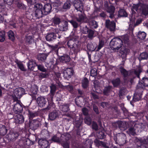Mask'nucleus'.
I'll list each match as a JSON object with an SVG mask.
<instances>
[{"label":"nucleus","instance_id":"nucleus-17","mask_svg":"<svg viewBox=\"0 0 148 148\" xmlns=\"http://www.w3.org/2000/svg\"><path fill=\"white\" fill-rule=\"evenodd\" d=\"M13 110L16 114H17L21 112L23 110V108L19 103L17 102L14 104Z\"/></svg>","mask_w":148,"mask_h":148},{"label":"nucleus","instance_id":"nucleus-27","mask_svg":"<svg viewBox=\"0 0 148 148\" xmlns=\"http://www.w3.org/2000/svg\"><path fill=\"white\" fill-rule=\"evenodd\" d=\"M136 125H134V127H130L127 131V133L130 135L134 136L136 134Z\"/></svg>","mask_w":148,"mask_h":148},{"label":"nucleus","instance_id":"nucleus-48","mask_svg":"<svg viewBox=\"0 0 148 148\" xmlns=\"http://www.w3.org/2000/svg\"><path fill=\"white\" fill-rule=\"evenodd\" d=\"M37 70L44 72H45L47 71L46 69L44 67L43 65L41 64H37Z\"/></svg>","mask_w":148,"mask_h":148},{"label":"nucleus","instance_id":"nucleus-47","mask_svg":"<svg viewBox=\"0 0 148 148\" xmlns=\"http://www.w3.org/2000/svg\"><path fill=\"white\" fill-rule=\"evenodd\" d=\"M5 32L4 31H0V42H3L5 39Z\"/></svg>","mask_w":148,"mask_h":148},{"label":"nucleus","instance_id":"nucleus-13","mask_svg":"<svg viewBox=\"0 0 148 148\" xmlns=\"http://www.w3.org/2000/svg\"><path fill=\"white\" fill-rule=\"evenodd\" d=\"M37 101L38 106L41 107H43L45 106L47 102L45 98L42 97H38Z\"/></svg>","mask_w":148,"mask_h":148},{"label":"nucleus","instance_id":"nucleus-8","mask_svg":"<svg viewBox=\"0 0 148 148\" xmlns=\"http://www.w3.org/2000/svg\"><path fill=\"white\" fill-rule=\"evenodd\" d=\"M37 64L35 60L32 59L29 60L27 64L28 69L35 72L37 71V70L35 68L37 66Z\"/></svg>","mask_w":148,"mask_h":148},{"label":"nucleus","instance_id":"nucleus-43","mask_svg":"<svg viewBox=\"0 0 148 148\" xmlns=\"http://www.w3.org/2000/svg\"><path fill=\"white\" fill-rule=\"evenodd\" d=\"M89 81L88 79L85 77L84 79L82 80V86L84 88H87L88 86Z\"/></svg>","mask_w":148,"mask_h":148},{"label":"nucleus","instance_id":"nucleus-11","mask_svg":"<svg viewBox=\"0 0 148 148\" xmlns=\"http://www.w3.org/2000/svg\"><path fill=\"white\" fill-rule=\"evenodd\" d=\"M140 11L143 15L146 16L148 15V5L143 4L140 6Z\"/></svg>","mask_w":148,"mask_h":148},{"label":"nucleus","instance_id":"nucleus-37","mask_svg":"<svg viewBox=\"0 0 148 148\" xmlns=\"http://www.w3.org/2000/svg\"><path fill=\"white\" fill-rule=\"evenodd\" d=\"M142 93H134L133 99L135 101L140 100L142 97Z\"/></svg>","mask_w":148,"mask_h":148},{"label":"nucleus","instance_id":"nucleus-4","mask_svg":"<svg viewBox=\"0 0 148 148\" xmlns=\"http://www.w3.org/2000/svg\"><path fill=\"white\" fill-rule=\"evenodd\" d=\"M145 87H148V77H144L139 82L137 86V88L144 90Z\"/></svg>","mask_w":148,"mask_h":148},{"label":"nucleus","instance_id":"nucleus-55","mask_svg":"<svg viewBox=\"0 0 148 148\" xmlns=\"http://www.w3.org/2000/svg\"><path fill=\"white\" fill-rule=\"evenodd\" d=\"M60 144L64 148H69L70 143L68 142V141L61 143Z\"/></svg>","mask_w":148,"mask_h":148},{"label":"nucleus","instance_id":"nucleus-51","mask_svg":"<svg viewBox=\"0 0 148 148\" xmlns=\"http://www.w3.org/2000/svg\"><path fill=\"white\" fill-rule=\"evenodd\" d=\"M17 6L20 9L23 10L26 9V6L22 3L18 2L17 4Z\"/></svg>","mask_w":148,"mask_h":148},{"label":"nucleus","instance_id":"nucleus-29","mask_svg":"<svg viewBox=\"0 0 148 148\" xmlns=\"http://www.w3.org/2000/svg\"><path fill=\"white\" fill-rule=\"evenodd\" d=\"M128 14L124 9H121L118 12V16L119 17H127Z\"/></svg>","mask_w":148,"mask_h":148},{"label":"nucleus","instance_id":"nucleus-21","mask_svg":"<svg viewBox=\"0 0 148 148\" xmlns=\"http://www.w3.org/2000/svg\"><path fill=\"white\" fill-rule=\"evenodd\" d=\"M18 135L17 132H11L8 135V139L10 141H14L17 138Z\"/></svg>","mask_w":148,"mask_h":148},{"label":"nucleus","instance_id":"nucleus-39","mask_svg":"<svg viewBox=\"0 0 148 148\" xmlns=\"http://www.w3.org/2000/svg\"><path fill=\"white\" fill-rule=\"evenodd\" d=\"M61 22V20L59 17H54L52 18V23L54 25H59Z\"/></svg>","mask_w":148,"mask_h":148},{"label":"nucleus","instance_id":"nucleus-7","mask_svg":"<svg viewBox=\"0 0 148 148\" xmlns=\"http://www.w3.org/2000/svg\"><path fill=\"white\" fill-rule=\"evenodd\" d=\"M74 6L75 9L78 11L82 12L83 11L84 6L82 1L81 0H75Z\"/></svg>","mask_w":148,"mask_h":148},{"label":"nucleus","instance_id":"nucleus-49","mask_svg":"<svg viewBox=\"0 0 148 148\" xmlns=\"http://www.w3.org/2000/svg\"><path fill=\"white\" fill-rule=\"evenodd\" d=\"M7 130L5 126L3 125L0 129V133L2 135H4L7 133Z\"/></svg>","mask_w":148,"mask_h":148},{"label":"nucleus","instance_id":"nucleus-56","mask_svg":"<svg viewBox=\"0 0 148 148\" xmlns=\"http://www.w3.org/2000/svg\"><path fill=\"white\" fill-rule=\"evenodd\" d=\"M25 89L21 87H19L15 90V92H25Z\"/></svg>","mask_w":148,"mask_h":148},{"label":"nucleus","instance_id":"nucleus-12","mask_svg":"<svg viewBox=\"0 0 148 148\" xmlns=\"http://www.w3.org/2000/svg\"><path fill=\"white\" fill-rule=\"evenodd\" d=\"M39 145L42 148H47L49 145V142L46 139H40L38 141Z\"/></svg>","mask_w":148,"mask_h":148},{"label":"nucleus","instance_id":"nucleus-28","mask_svg":"<svg viewBox=\"0 0 148 148\" xmlns=\"http://www.w3.org/2000/svg\"><path fill=\"white\" fill-rule=\"evenodd\" d=\"M111 83L114 87H117L121 84V81L119 77H117L114 79L112 80Z\"/></svg>","mask_w":148,"mask_h":148},{"label":"nucleus","instance_id":"nucleus-2","mask_svg":"<svg viewBox=\"0 0 148 148\" xmlns=\"http://www.w3.org/2000/svg\"><path fill=\"white\" fill-rule=\"evenodd\" d=\"M36 10L33 14V16L34 19L39 18L42 17L44 15L43 11L42 10L43 5L41 3H37L34 5Z\"/></svg>","mask_w":148,"mask_h":148},{"label":"nucleus","instance_id":"nucleus-18","mask_svg":"<svg viewBox=\"0 0 148 148\" xmlns=\"http://www.w3.org/2000/svg\"><path fill=\"white\" fill-rule=\"evenodd\" d=\"M59 112L57 111H54L49 113V119L51 120H54L56 118L58 117L59 114Z\"/></svg>","mask_w":148,"mask_h":148},{"label":"nucleus","instance_id":"nucleus-34","mask_svg":"<svg viewBox=\"0 0 148 148\" xmlns=\"http://www.w3.org/2000/svg\"><path fill=\"white\" fill-rule=\"evenodd\" d=\"M119 71L124 78L127 77L128 75V72L123 67L121 66L119 67Z\"/></svg>","mask_w":148,"mask_h":148},{"label":"nucleus","instance_id":"nucleus-36","mask_svg":"<svg viewBox=\"0 0 148 148\" xmlns=\"http://www.w3.org/2000/svg\"><path fill=\"white\" fill-rule=\"evenodd\" d=\"M83 12H84L79 13L76 17L77 21L78 22H81L83 21L84 20V16L82 14Z\"/></svg>","mask_w":148,"mask_h":148},{"label":"nucleus","instance_id":"nucleus-59","mask_svg":"<svg viewBox=\"0 0 148 148\" xmlns=\"http://www.w3.org/2000/svg\"><path fill=\"white\" fill-rule=\"evenodd\" d=\"M84 122L87 125H90L91 123V120L89 117L87 116L85 118Z\"/></svg>","mask_w":148,"mask_h":148},{"label":"nucleus","instance_id":"nucleus-26","mask_svg":"<svg viewBox=\"0 0 148 148\" xmlns=\"http://www.w3.org/2000/svg\"><path fill=\"white\" fill-rule=\"evenodd\" d=\"M88 23L90 28L92 29H96L98 26V23L93 19L90 20Z\"/></svg>","mask_w":148,"mask_h":148},{"label":"nucleus","instance_id":"nucleus-22","mask_svg":"<svg viewBox=\"0 0 148 148\" xmlns=\"http://www.w3.org/2000/svg\"><path fill=\"white\" fill-rule=\"evenodd\" d=\"M115 10L114 7L112 5L109 6V7L106 10L107 12L110 14L109 17L110 18H112L114 17Z\"/></svg>","mask_w":148,"mask_h":148},{"label":"nucleus","instance_id":"nucleus-16","mask_svg":"<svg viewBox=\"0 0 148 148\" xmlns=\"http://www.w3.org/2000/svg\"><path fill=\"white\" fill-rule=\"evenodd\" d=\"M47 46L51 50V51H54L56 55L58 56V50L59 48V46L57 45H50L48 43H46Z\"/></svg>","mask_w":148,"mask_h":148},{"label":"nucleus","instance_id":"nucleus-6","mask_svg":"<svg viewBox=\"0 0 148 148\" xmlns=\"http://www.w3.org/2000/svg\"><path fill=\"white\" fill-rule=\"evenodd\" d=\"M73 73L72 68H67L63 71V76L64 78L68 80L73 75Z\"/></svg>","mask_w":148,"mask_h":148},{"label":"nucleus","instance_id":"nucleus-62","mask_svg":"<svg viewBox=\"0 0 148 148\" xmlns=\"http://www.w3.org/2000/svg\"><path fill=\"white\" fill-rule=\"evenodd\" d=\"M94 87L95 89H96L97 88L99 87V82L98 80H95L94 82Z\"/></svg>","mask_w":148,"mask_h":148},{"label":"nucleus","instance_id":"nucleus-10","mask_svg":"<svg viewBox=\"0 0 148 148\" xmlns=\"http://www.w3.org/2000/svg\"><path fill=\"white\" fill-rule=\"evenodd\" d=\"M52 6L50 3H47L43 5L42 10L43 11L44 15H47L51 11Z\"/></svg>","mask_w":148,"mask_h":148},{"label":"nucleus","instance_id":"nucleus-61","mask_svg":"<svg viewBox=\"0 0 148 148\" xmlns=\"http://www.w3.org/2000/svg\"><path fill=\"white\" fill-rule=\"evenodd\" d=\"M4 3L8 5H11L13 3V0H3Z\"/></svg>","mask_w":148,"mask_h":148},{"label":"nucleus","instance_id":"nucleus-14","mask_svg":"<svg viewBox=\"0 0 148 148\" xmlns=\"http://www.w3.org/2000/svg\"><path fill=\"white\" fill-rule=\"evenodd\" d=\"M58 58L60 62L63 63H65L69 62L70 60V58L69 56L66 54H64L61 56H59L58 55Z\"/></svg>","mask_w":148,"mask_h":148},{"label":"nucleus","instance_id":"nucleus-23","mask_svg":"<svg viewBox=\"0 0 148 148\" xmlns=\"http://www.w3.org/2000/svg\"><path fill=\"white\" fill-rule=\"evenodd\" d=\"M117 42V37L114 38L110 41V47L114 50H117L116 48V42Z\"/></svg>","mask_w":148,"mask_h":148},{"label":"nucleus","instance_id":"nucleus-20","mask_svg":"<svg viewBox=\"0 0 148 148\" xmlns=\"http://www.w3.org/2000/svg\"><path fill=\"white\" fill-rule=\"evenodd\" d=\"M70 135L68 133H64L61 135L60 137L61 143L68 141L71 138Z\"/></svg>","mask_w":148,"mask_h":148},{"label":"nucleus","instance_id":"nucleus-50","mask_svg":"<svg viewBox=\"0 0 148 148\" xmlns=\"http://www.w3.org/2000/svg\"><path fill=\"white\" fill-rule=\"evenodd\" d=\"M90 75L95 77L97 75V70L95 68L92 69L90 71Z\"/></svg>","mask_w":148,"mask_h":148},{"label":"nucleus","instance_id":"nucleus-35","mask_svg":"<svg viewBox=\"0 0 148 148\" xmlns=\"http://www.w3.org/2000/svg\"><path fill=\"white\" fill-rule=\"evenodd\" d=\"M60 82L59 81L57 82H56V86L54 84H52L50 86V92H55L57 90L58 87L60 88L58 84V83Z\"/></svg>","mask_w":148,"mask_h":148},{"label":"nucleus","instance_id":"nucleus-58","mask_svg":"<svg viewBox=\"0 0 148 148\" xmlns=\"http://www.w3.org/2000/svg\"><path fill=\"white\" fill-rule=\"evenodd\" d=\"M142 69L141 68H139L137 70L134 71V74L136 75L137 77L140 78V74L142 72Z\"/></svg>","mask_w":148,"mask_h":148},{"label":"nucleus","instance_id":"nucleus-46","mask_svg":"<svg viewBox=\"0 0 148 148\" xmlns=\"http://www.w3.org/2000/svg\"><path fill=\"white\" fill-rule=\"evenodd\" d=\"M60 109L61 111L64 112H67L69 109V105L68 104L61 106Z\"/></svg>","mask_w":148,"mask_h":148},{"label":"nucleus","instance_id":"nucleus-42","mask_svg":"<svg viewBox=\"0 0 148 148\" xmlns=\"http://www.w3.org/2000/svg\"><path fill=\"white\" fill-rule=\"evenodd\" d=\"M96 31L93 30L91 29H90L88 32V37L90 39H92L95 36L94 35L95 32Z\"/></svg>","mask_w":148,"mask_h":148},{"label":"nucleus","instance_id":"nucleus-19","mask_svg":"<svg viewBox=\"0 0 148 148\" xmlns=\"http://www.w3.org/2000/svg\"><path fill=\"white\" fill-rule=\"evenodd\" d=\"M61 25H59V29L61 31H66L68 29V22L64 21L61 22Z\"/></svg>","mask_w":148,"mask_h":148},{"label":"nucleus","instance_id":"nucleus-40","mask_svg":"<svg viewBox=\"0 0 148 148\" xmlns=\"http://www.w3.org/2000/svg\"><path fill=\"white\" fill-rule=\"evenodd\" d=\"M68 22H70L73 27V30H75L76 29L79 27V24L77 22L75 21L71 20H68Z\"/></svg>","mask_w":148,"mask_h":148},{"label":"nucleus","instance_id":"nucleus-54","mask_svg":"<svg viewBox=\"0 0 148 148\" xmlns=\"http://www.w3.org/2000/svg\"><path fill=\"white\" fill-rule=\"evenodd\" d=\"M104 42L102 40H99L98 46L96 51H98L100 50L104 45Z\"/></svg>","mask_w":148,"mask_h":148},{"label":"nucleus","instance_id":"nucleus-30","mask_svg":"<svg viewBox=\"0 0 148 148\" xmlns=\"http://www.w3.org/2000/svg\"><path fill=\"white\" fill-rule=\"evenodd\" d=\"M97 47V45L95 43H92L91 42L88 44L87 48L89 50L92 51L95 50Z\"/></svg>","mask_w":148,"mask_h":148},{"label":"nucleus","instance_id":"nucleus-63","mask_svg":"<svg viewBox=\"0 0 148 148\" xmlns=\"http://www.w3.org/2000/svg\"><path fill=\"white\" fill-rule=\"evenodd\" d=\"M123 41H124V42L125 44L127 43L129 41V38L128 37L124 36L123 38H122Z\"/></svg>","mask_w":148,"mask_h":148},{"label":"nucleus","instance_id":"nucleus-64","mask_svg":"<svg viewBox=\"0 0 148 148\" xmlns=\"http://www.w3.org/2000/svg\"><path fill=\"white\" fill-rule=\"evenodd\" d=\"M48 75V74L46 73H40L39 75V77L44 78L47 77Z\"/></svg>","mask_w":148,"mask_h":148},{"label":"nucleus","instance_id":"nucleus-60","mask_svg":"<svg viewBox=\"0 0 148 148\" xmlns=\"http://www.w3.org/2000/svg\"><path fill=\"white\" fill-rule=\"evenodd\" d=\"M135 77L133 76H129L128 77V82H130L131 84H132L134 83V79Z\"/></svg>","mask_w":148,"mask_h":148},{"label":"nucleus","instance_id":"nucleus-38","mask_svg":"<svg viewBox=\"0 0 148 148\" xmlns=\"http://www.w3.org/2000/svg\"><path fill=\"white\" fill-rule=\"evenodd\" d=\"M117 50L119 49L123 45V40L120 38L117 37Z\"/></svg>","mask_w":148,"mask_h":148},{"label":"nucleus","instance_id":"nucleus-15","mask_svg":"<svg viewBox=\"0 0 148 148\" xmlns=\"http://www.w3.org/2000/svg\"><path fill=\"white\" fill-rule=\"evenodd\" d=\"M40 123L37 120H33L30 123L29 127L33 130L36 129L39 127Z\"/></svg>","mask_w":148,"mask_h":148},{"label":"nucleus","instance_id":"nucleus-31","mask_svg":"<svg viewBox=\"0 0 148 148\" xmlns=\"http://www.w3.org/2000/svg\"><path fill=\"white\" fill-rule=\"evenodd\" d=\"M71 6V3L70 1H67L62 6V9L63 11H66L69 9Z\"/></svg>","mask_w":148,"mask_h":148},{"label":"nucleus","instance_id":"nucleus-57","mask_svg":"<svg viewBox=\"0 0 148 148\" xmlns=\"http://www.w3.org/2000/svg\"><path fill=\"white\" fill-rule=\"evenodd\" d=\"M112 86L109 85L105 87L104 89L103 92H108L110 91L112 89Z\"/></svg>","mask_w":148,"mask_h":148},{"label":"nucleus","instance_id":"nucleus-3","mask_svg":"<svg viewBox=\"0 0 148 148\" xmlns=\"http://www.w3.org/2000/svg\"><path fill=\"white\" fill-rule=\"evenodd\" d=\"M58 84L61 89L62 90L66 89L70 92L74 91L75 92H77V91L79 93L82 92L79 88V85H75L73 88V86L69 85L64 86L60 82L58 83Z\"/></svg>","mask_w":148,"mask_h":148},{"label":"nucleus","instance_id":"nucleus-9","mask_svg":"<svg viewBox=\"0 0 148 148\" xmlns=\"http://www.w3.org/2000/svg\"><path fill=\"white\" fill-rule=\"evenodd\" d=\"M105 25L106 27L111 31H113L115 28L116 24L114 21H110L109 20H107Z\"/></svg>","mask_w":148,"mask_h":148},{"label":"nucleus","instance_id":"nucleus-41","mask_svg":"<svg viewBox=\"0 0 148 148\" xmlns=\"http://www.w3.org/2000/svg\"><path fill=\"white\" fill-rule=\"evenodd\" d=\"M7 34L9 39L12 41H14L15 37L14 32L10 30L8 32Z\"/></svg>","mask_w":148,"mask_h":148},{"label":"nucleus","instance_id":"nucleus-5","mask_svg":"<svg viewBox=\"0 0 148 148\" xmlns=\"http://www.w3.org/2000/svg\"><path fill=\"white\" fill-rule=\"evenodd\" d=\"M61 36L59 35L58 33H55L54 32L48 33L46 36V40L48 41H52L56 39L57 37L60 38Z\"/></svg>","mask_w":148,"mask_h":148},{"label":"nucleus","instance_id":"nucleus-45","mask_svg":"<svg viewBox=\"0 0 148 148\" xmlns=\"http://www.w3.org/2000/svg\"><path fill=\"white\" fill-rule=\"evenodd\" d=\"M148 57V54L146 52L141 53L139 59L140 61L142 60L147 59Z\"/></svg>","mask_w":148,"mask_h":148},{"label":"nucleus","instance_id":"nucleus-1","mask_svg":"<svg viewBox=\"0 0 148 148\" xmlns=\"http://www.w3.org/2000/svg\"><path fill=\"white\" fill-rule=\"evenodd\" d=\"M75 42L74 38H69L67 39L66 45L69 48L73 51L74 54L76 55L80 51V46Z\"/></svg>","mask_w":148,"mask_h":148},{"label":"nucleus","instance_id":"nucleus-24","mask_svg":"<svg viewBox=\"0 0 148 148\" xmlns=\"http://www.w3.org/2000/svg\"><path fill=\"white\" fill-rule=\"evenodd\" d=\"M15 122L16 123H22L24 121L23 116L21 114H18L15 117Z\"/></svg>","mask_w":148,"mask_h":148},{"label":"nucleus","instance_id":"nucleus-52","mask_svg":"<svg viewBox=\"0 0 148 148\" xmlns=\"http://www.w3.org/2000/svg\"><path fill=\"white\" fill-rule=\"evenodd\" d=\"M90 29L87 26H85L83 27L81 30V31L83 34H86L88 33Z\"/></svg>","mask_w":148,"mask_h":148},{"label":"nucleus","instance_id":"nucleus-44","mask_svg":"<svg viewBox=\"0 0 148 148\" xmlns=\"http://www.w3.org/2000/svg\"><path fill=\"white\" fill-rule=\"evenodd\" d=\"M146 36V34L144 32H138L137 37L140 39L143 40L145 38Z\"/></svg>","mask_w":148,"mask_h":148},{"label":"nucleus","instance_id":"nucleus-33","mask_svg":"<svg viewBox=\"0 0 148 148\" xmlns=\"http://www.w3.org/2000/svg\"><path fill=\"white\" fill-rule=\"evenodd\" d=\"M15 62L18 67L21 71H26L27 70L25 68L24 65L21 62L19 61L18 60H16Z\"/></svg>","mask_w":148,"mask_h":148},{"label":"nucleus","instance_id":"nucleus-53","mask_svg":"<svg viewBox=\"0 0 148 148\" xmlns=\"http://www.w3.org/2000/svg\"><path fill=\"white\" fill-rule=\"evenodd\" d=\"M51 140L55 142L61 143L60 138H59L56 136H53L51 138Z\"/></svg>","mask_w":148,"mask_h":148},{"label":"nucleus","instance_id":"nucleus-25","mask_svg":"<svg viewBox=\"0 0 148 148\" xmlns=\"http://www.w3.org/2000/svg\"><path fill=\"white\" fill-rule=\"evenodd\" d=\"M48 54L46 53H40L37 55V59L39 61L44 62L46 60Z\"/></svg>","mask_w":148,"mask_h":148},{"label":"nucleus","instance_id":"nucleus-32","mask_svg":"<svg viewBox=\"0 0 148 148\" xmlns=\"http://www.w3.org/2000/svg\"><path fill=\"white\" fill-rule=\"evenodd\" d=\"M33 36L26 35L25 36L26 42L29 44H31L34 42V40Z\"/></svg>","mask_w":148,"mask_h":148}]
</instances>
